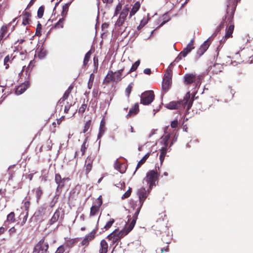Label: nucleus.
Masks as SVG:
<instances>
[{
	"label": "nucleus",
	"mask_w": 253,
	"mask_h": 253,
	"mask_svg": "<svg viewBox=\"0 0 253 253\" xmlns=\"http://www.w3.org/2000/svg\"><path fill=\"white\" fill-rule=\"evenodd\" d=\"M240 0H224V3L226 6V13L224 18L222 19L223 26L224 23L227 24L226 29V33L223 42L228 38L232 37V34L234 29L233 22L234 13L236 9L238 2ZM222 42V40L221 41Z\"/></svg>",
	"instance_id": "nucleus-1"
},
{
	"label": "nucleus",
	"mask_w": 253,
	"mask_h": 253,
	"mask_svg": "<svg viewBox=\"0 0 253 253\" xmlns=\"http://www.w3.org/2000/svg\"><path fill=\"white\" fill-rule=\"evenodd\" d=\"M130 220V223L128 225H126V226L123 229L120 230L118 228L107 236V238L111 241V246L114 245H115V247L118 246L119 242L132 230L136 220L133 218Z\"/></svg>",
	"instance_id": "nucleus-2"
},
{
	"label": "nucleus",
	"mask_w": 253,
	"mask_h": 253,
	"mask_svg": "<svg viewBox=\"0 0 253 253\" xmlns=\"http://www.w3.org/2000/svg\"><path fill=\"white\" fill-rule=\"evenodd\" d=\"M193 102V99L190 98L189 92L186 93L183 100L178 101H172L167 104L166 107L170 110L179 109L183 110L186 109L188 111L191 107Z\"/></svg>",
	"instance_id": "nucleus-3"
},
{
	"label": "nucleus",
	"mask_w": 253,
	"mask_h": 253,
	"mask_svg": "<svg viewBox=\"0 0 253 253\" xmlns=\"http://www.w3.org/2000/svg\"><path fill=\"white\" fill-rule=\"evenodd\" d=\"M160 172L157 169L149 170L146 173V176L143 179V181L146 182L149 185V190H151L152 188L156 186L158 184Z\"/></svg>",
	"instance_id": "nucleus-4"
},
{
	"label": "nucleus",
	"mask_w": 253,
	"mask_h": 253,
	"mask_svg": "<svg viewBox=\"0 0 253 253\" xmlns=\"http://www.w3.org/2000/svg\"><path fill=\"white\" fill-rule=\"evenodd\" d=\"M150 191L151 190H149V188H148V190L146 191L145 188L143 187L141 188L138 190L137 195L139 197L138 206L136 208L135 213L132 216V218L135 219V220H137L138 215L139 213L141 208L144 203V202L145 201L146 199L147 198L148 195L149 194Z\"/></svg>",
	"instance_id": "nucleus-5"
},
{
	"label": "nucleus",
	"mask_w": 253,
	"mask_h": 253,
	"mask_svg": "<svg viewBox=\"0 0 253 253\" xmlns=\"http://www.w3.org/2000/svg\"><path fill=\"white\" fill-rule=\"evenodd\" d=\"M129 8L127 6H124L121 11L120 15L116 22L115 26L120 32H123L126 28L124 25L126 17L128 14Z\"/></svg>",
	"instance_id": "nucleus-6"
},
{
	"label": "nucleus",
	"mask_w": 253,
	"mask_h": 253,
	"mask_svg": "<svg viewBox=\"0 0 253 253\" xmlns=\"http://www.w3.org/2000/svg\"><path fill=\"white\" fill-rule=\"evenodd\" d=\"M253 55V50L251 48H242L240 50L236 52L234 54H231L228 57L235 58L236 59L241 61H244L250 59Z\"/></svg>",
	"instance_id": "nucleus-7"
},
{
	"label": "nucleus",
	"mask_w": 253,
	"mask_h": 253,
	"mask_svg": "<svg viewBox=\"0 0 253 253\" xmlns=\"http://www.w3.org/2000/svg\"><path fill=\"white\" fill-rule=\"evenodd\" d=\"M203 78L202 75H197L195 73L186 74L184 76V83L186 85L194 83L196 87L199 86Z\"/></svg>",
	"instance_id": "nucleus-8"
},
{
	"label": "nucleus",
	"mask_w": 253,
	"mask_h": 253,
	"mask_svg": "<svg viewBox=\"0 0 253 253\" xmlns=\"http://www.w3.org/2000/svg\"><path fill=\"white\" fill-rule=\"evenodd\" d=\"M48 243L43 238L35 245L32 253H48Z\"/></svg>",
	"instance_id": "nucleus-9"
},
{
	"label": "nucleus",
	"mask_w": 253,
	"mask_h": 253,
	"mask_svg": "<svg viewBox=\"0 0 253 253\" xmlns=\"http://www.w3.org/2000/svg\"><path fill=\"white\" fill-rule=\"evenodd\" d=\"M172 72L171 70H168L164 75L162 82V89L166 92L171 86L172 84Z\"/></svg>",
	"instance_id": "nucleus-10"
},
{
	"label": "nucleus",
	"mask_w": 253,
	"mask_h": 253,
	"mask_svg": "<svg viewBox=\"0 0 253 253\" xmlns=\"http://www.w3.org/2000/svg\"><path fill=\"white\" fill-rule=\"evenodd\" d=\"M140 98L141 104L144 105H149L154 99V91L152 90L146 91L141 94Z\"/></svg>",
	"instance_id": "nucleus-11"
},
{
	"label": "nucleus",
	"mask_w": 253,
	"mask_h": 253,
	"mask_svg": "<svg viewBox=\"0 0 253 253\" xmlns=\"http://www.w3.org/2000/svg\"><path fill=\"white\" fill-rule=\"evenodd\" d=\"M96 152H91L85 160V173L88 174L93 167V162L96 157Z\"/></svg>",
	"instance_id": "nucleus-12"
},
{
	"label": "nucleus",
	"mask_w": 253,
	"mask_h": 253,
	"mask_svg": "<svg viewBox=\"0 0 253 253\" xmlns=\"http://www.w3.org/2000/svg\"><path fill=\"white\" fill-rule=\"evenodd\" d=\"M70 178L69 177L62 178L59 173H55V182L57 185L56 187V191H58L61 190L65 185L66 181H70Z\"/></svg>",
	"instance_id": "nucleus-13"
},
{
	"label": "nucleus",
	"mask_w": 253,
	"mask_h": 253,
	"mask_svg": "<svg viewBox=\"0 0 253 253\" xmlns=\"http://www.w3.org/2000/svg\"><path fill=\"white\" fill-rule=\"evenodd\" d=\"M102 205V197L100 196L95 201L94 205L90 208V216H94L97 215L99 211L100 207Z\"/></svg>",
	"instance_id": "nucleus-14"
},
{
	"label": "nucleus",
	"mask_w": 253,
	"mask_h": 253,
	"mask_svg": "<svg viewBox=\"0 0 253 253\" xmlns=\"http://www.w3.org/2000/svg\"><path fill=\"white\" fill-rule=\"evenodd\" d=\"M96 230H93L89 234L86 235L81 243L82 246H87L89 242L95 237Z\"/></svg>",
	"instance_id": "nucleus-15"
},
{
	"label": "nucleus",
	"mask_w": 253,
	"mask_h": 253,
	"mask_svg": "<svg viewBox=\"0 0 253 253\" xmlns=\"http://www.w3.org/2000/svg\"><path fill=\"white\" fill-rule=\"evenodd\" d=\"M30 84L29 81H25L24 83L17 86L16 89L15 93L17 95H20L25 91L29 87Z\"/></svg>",
	"instance_id": "nucleus-16"
},
{
	"label": "nucleus",
	"mask_w": 253,
	"mask_h": 253,
	"mask_svg": "<svg viewBox=\"0 0 253 253\" xmlns=\"http://www.w3.org/2000/svg\"><path fill=\"white\" fill-rule=\"evenodd\" d=\"M139 112V104L136 103L134 105L129 109L128 114L126 115L127 118H131L138 113Z\"/></svg>",
	"instance_id": "nucleus-17"
},
{
	"label": "nucleus",
	"mask_w": 253,
	"mask_h": 253,
	"mask_svg": "<svg viewBox=\"0 0 253 253\" xmlns=\"http://www.w3.org/2000/svg\"><path fill=\"white\" fill-rule=\"evenodd\" d=\"M64 105V112L66 114L70 113L71 116H73L76 112L74 110L71 111V107L74 105V103H73L72 102H69L68 101H66L65 102V104Z\"/></svg>",
	"instance_id": "nucleus-18"
},
{
	"label": "nucleus",
	"mask_w": 253,
	"mask_h": 253,
	"mask_svg": "<svg viewBox=\"0 0 253 253\" xmlns=\"http://www.w3.org/2000/svg\"><path fill=\"white\" fill-rule=\"evenodd\" d=\"M192 49L193 48H184V49L181 51L175 58L174 61L178 62L182 59V58L186 57L187 54L191 51Z\"/></svg>",
	"instance_id": "nucleus-19"
},
{
	"label": "nucleus",
	"mask_w": 253,
	"mask_h": 253,
	"mask_svg": "<svg viewBox=\"0 0 253 253\" xmlns=\"http://www.w3.org/2000/svg\"><path fill=\"white\" fill-rule=\"evenodd\" d=\"M78 242V239H70L67 238L65 239L64 242V246L68 249H71L73 248L75 244Z\"/></svg>",
	"instance_id": "nucleus-20"
},
{
	"label": "nucleus",
	"mask_w": 253,
	"mask_h": 253,
	"mask_svg": "<svg viewBox=\"0 0 253 253\" xmlns=\"http://www.w3.org/2000/svg\"><path fill=\"white\" fill-rule=\"evenodd\" d=\"M108 244L104 239L101 240L99 253H107L108 250Z\"/></svg>",
	"instance_id": "nucleus-21"
},
{
	"label": "nucleus",
	"mask_w": 253,
	"mask_h": 253,
	"mask_svg": "<svg viewBox=\"0 0 253 253\" xmlns=\"http://www.w3.org/2000/svg\"><path fill=\"white\" fill-rule=\"evenodd\" d=\"M161 240L162 242L160 243L168 245L169 246V244L171 241V236L169 233H166V232L163 233L162 234Z\"/></svg>",
	"instance_id": "nucleus-22"
},
{
	"label": "nucleus",
	"mask_w": 253,
	"mask_h": 253,
	"mask_svg": "<svg viewBox=\"0 0 253 253\" xmlns=\"http://www.w3.org/2000/svg\"><path fill=\"white\" fill-rule=\"evenodd\" d=\"M114 168L122 173H124L126 169L125 164L121 163L118 161L115 162Z\"/></svg>",
	"instance_id": "nucleus-23"
},
{
	"label": "nucleus",
	"mask_w": 253,
	"mask_h": 253,
	"mask_svg": "<svg viewBox=\"0 0 253 253\" xmlns=\"http://www.w3.org/2000/svg\"><path fill=\"white\" fill-rule=\"evenodd\" d=\"M140 3L139 1H136L133 5L131 10L129 12V17L131 18L132 16L134 15L135 13L138 11L140 7Z\"/></svg>",
	"instance_id": "nucleus-24"
},
{
	"label": "nucleus",
	"mask_w": 253,
	"mask_h": 253,
	"mask_svg": "<svg viewBox=\"0 0 253 253\" xmlns=\"http://www.w3.org/2000/svg\"><path fill=\"white\" fill-rule=\"evenodd\" d=\"M169 249L168 245L160 243L159 247L157 248L156 252L157 253H164L165 252H169Z\"/></svg>",
	"instance_id": "nucleus-25"
},
{
	"label": "nucleus",
	"mask_w": 253,
	"mask_h": 253,
	"mask_svg": "<svg viewBox=\"0 0 253 253\" xmlns=\"http://www.w3.org/2000/svg\"><path fill=\"white\" fill-rule=\"evenodd\" d=\"M31 198L30 196L26 197L23 200L22 204H23V208L29 213V208L31 205Z\"/></svg>",
	"instance_id": "nucleus-26"
},
{
	"label": "nucleus",
	"mask_w": 253,
	"mask_h": 253,
	"mask_svg": "<svg viewBox=\"0 0 253 253\" xmlns=\"http://www.w3.org/2000/svg\"><path fill=\"white\" fill-rule=\"evenodd\" d=\"M111 81L115 82V73L112 71H109L104 79V82L108 84Z\"/></svg>",
	"instance_id": "nucleus-27"
},
{
	"label": "nucleus",
	"mask_w": 253,
	"mask_h": 253,
	"mask_svg": "<svg viewBox=\"0 0 253 253\" xmlns=\"http://www.w3.org/2000/svg\"><path fill=\"white\" fill-rule=\"evenodd\" d=\"M60 215V211L58 210H56L55 212L54 213L53 215L51 217V219H50L49 221V224L50 225H52L55 222H56L58 220Z\"/></svg>",
	"instance_id": "nucleus-28"
},
{
	"label": "nucleus",
	"mask_w": 253,
	"mask_h": 253,
	"mask_svg": "<svg viewBox=\"0 0 253 253\" xmlns=\"http://www.w3.org/2000/svg\"><path fill=\"white\" fill-rule=\"evenodd\" d=\"M31 16V14L29 12L24 11L23 12V21L22 24L24 25H26L29 24V22L30 21V18Z\"/></svg>",
	"instance_id": "nucleus-29"
},
{
	"label": "nucleus",
	"mask_w": 253,
	"mask_h": 253,
	"mask_svg": "<svg viewBox=\"0 0 253 253\" xmlns=\"http://www.w3.org/2000/svg\"><path fill=\"white\" fill-rule=\"evenodd\" d=\"M46 55V51L44 48H36L35 57H38L41 59L44 58Z\"/></svg>",
	"instance_id": "nucleus-30"
},
{
	"label": "nucleus",
	"mask_w": 253,
	"mask_h": 253,
	"mask_svg": "<svg viewBox=\"0 0 253 253\" xmlns=\"http://www.w3.org/2000/svg\"><path fill=\"white\" fill-rule=\"evenodd\" d=\"M222 67L219 64H214L210 67V70L213 74H217L221 71Z\"/></svg>",
	"instance_id": "nucleus-31"
},
{
	"label": "nucleus",
	"mask_w": 253,
	"mask_h": 253,
	"mask_svg": "<svg viewBox=\"0 0 253 253\" xmlns=\"http://www.w3.org/2000/svg\"><path fill=\"white\" fill-rule=\"evenodd\" d=\"M35 61L32 60L30 61L28 67L24 66L23 67L22 71L25 70L26 74H28V77L30 76V73L32 68L35 66Z\"/></svg>",
	"instance_id": "nucleus-32"
},
{
	"label": "nucleus",
	"mask_w": 253,
	"mask_h": 253,
	"mask_svg": "<svg viewBox=\"0 0 253 253\" xmlns=\"http://www.w3.org/2000/svg\"><path fill=\"white\" fill-rule=\"evenodd\" d=\"M150 155V153H147L138 163L135 171H136L142 165H143Z\"/></svg>",
	"instance_id": "nucleus-33"
},
{
	"label": "nucleus",
	"mask_w": 253,
	"mask_h": 253,
	"mask_svg": "<svg viewBox=\"0 0 253 253\" xmlns=\"http://www.w3.org/2000/svg\"><path fill=\"white\" fill-rule=\"evenodd\" d=\"M208 48H197L194 57L195 59H198L205 53Z\"/></svg>",
	"instance_id": "nucleus-34"
},
{
	"label": "nucleus",
	"mask_w": 253,
	"mask_h": 253,
	"mask_svg": "<svg viewBox=\"0 0 253 253\" xmlns=\"http://www.w3.org/2000/svg\"><path fill=\"white\" fill-rule=\"evenodd\" d=\"M124 70V67L119 70L118 71L115 72V82H118L122 80V73Z\"/></svg>",
	"instance_id": "nucleus-35"
},
{
	"label": "nucleus",
	"mask_w": 253,
	"mask_h": 253,
	"mask_svg": "<svg viewBox=\"0 0 253 253\" xmlns=\"http://www.w3.org/2000/svg\"><path fill=\"white\" fill-rule=\"evenodd\" d=\"M208 53H209V57L214 60V59L218 56L219 50L218 48H213L211 51H208Z\"/></svg>",
	"instance_id": "nucleus-36"
},
{
	"label": "nucleus",
	"mask_w": 253,
	"mask_h": 253,
	"mask_svg": "<svg viewBox=\"0 0 253 253\" xmlns=\"http://www.w3.org/2000/svg\"><path fill=\"white\" fill-rule=\"evenodd\" d=\"M15 221V213L12 211L7 215L6 220L5 223L6 222L14 223Z\"/></svg>",
	"instance_id": "nucleus-37"
},
{
	"label": "nucleus",
	"mask_w": 253,
	"mask_h": 253,
	"mask_svg": "<svg viewBox=\"0 0 253 253\" xmlns=\"http://www.w3.org/2000/svg\"><path fill=\"white\" fill-rule=\"evenodd\" d=\"M70 93L67 91H65L63 97L60 99V100L58 102V104L59 105H61L63 106V104H65V102L67 101V99L69 97Z\"/></svg>",
	"instance_id": "nucleus-38"
},
{
	"label": "nucleus",
	"mask_w": 253,
	"mask_h": 253,
	"mask_svg": "<svg viewBox=\"0 0 253 253\" xmlns=\"http://www.w3.org/2000/svg\"><path fill=\"white\" fill-rule=\"evenodd\" d=\"M87 108V101L85 102V100H84L83 103L81 105V106L79 108L78 113L81 115H83L85 110Z\"/></svg>",
	"instance_id": "nucleus-39"
},
{
	"label": "nucleus",
	"mask_w": 253,
	"mask_h": 253,
	"mask_svg": "<svg viewBox=\"0 0 253 253\" xmlns=\"http://www.w3.org/2000/svg\"><path fill=\"white\" fill-rule=\"evenodd\" d=\"M12 55L10 56L9 55H7L6 56L4 59V65L5 66V69H8L9 68V63H11L12 62Z\"/></svg>",
	"instance_id": "nucleus-40"
},
{
	"label": "nucleus",
	"mask_w": 253,
	"mask_h": 253,
	"mask_svg": "<svg viewBox=\"0 0 253 253\" xmlns=\"http://www.w3.org/2000/svg\"><path fill=\"white\" fill-rule=\"evenodd\" d=\"M14 167H15L14 165L10 166L8 168V174H9V177H8V182H10L11 180H12L13 179V177L14 176L15 171L13 170H12V169L13 168H14Z\"/></svg>",
	"instance_id": "nucleus-41"
},
{
	"label": "nucleus",
	"mask_w": 253,
	"mask_h": 253,
	"mask_svg": "<svg viewBox=\"0 0 253 253\" xmlns=\"http://www.w3.org/2000/svg\"><path fill=\"white\" fill-rule=\"evenodd\" d=\"M52 143L51 140H50V139H48L46 141L45 144H43L42 146L41 149H42V147H44L47 151L51 150V148H52Z\"/></svg>",
	"instance_id": "nucleus-42"
},
{
	"label": "nucleus",
	"mask_w": 253,
	"mask_h": 253,
	"mask_svg": "<svg viewBox=\"0 0 253 253\" xmlns=\"http://www.w3.org/2000/svg\"><path fill=\"white\" fill-rule=\"evenodd\" d=\"M167 153V148L166 147H163L161 150V153L159 157V159L161 162V164L163 163L165 157L166 156Z\"/></svg>",
	"instance_id": "nucleus-43"
},
{
	"label": "nucleus",
	"mask_w": 253,
	"mask_h": 253,
	"mask_svg": "<svg viewBox=\"0 0 253 253\" xmlns=\"http://www.w3.org/2000/svg\"><path fill=\"white\" fill-rule=\"evenodd\" d=\"M92 52V51L91 49L85 54L84 58V66H85L87 64V63L89 60V59L90 58V56H91Z\"/></svg>",
	"instance_id": "nucleus-44"
},
{
	"label": "nucleus",
	"mask_w": 253,
	"mask_h": 253,
	"mask_svg": "<svg viewBox=\"0 0 253 253\" xmlns=\"http://www.w3.org/2000/svg\"><path fill=\"white\" fill-rule=\"evenodd\" d=\"M88 147V145L87 144V139H85L83 143L82 144L81 147V151L82 152V156H84L85 153V151Z\"/></svg>",
	"instance_id": "nucleus-45"
},
{
	"label": "nucleus",
	"mask_w": 253,
	"mask_h": 253,
	"mask_svg": "<svg viewBox=\"0 0 253 253\" xmlns=\"http://www.w3.org/2000/svg\"><path fill=\"white\" fill-rule=\"evenodd\" d=\"M222 28H223V22H221L220 24L216 27L215 32L210 37V38H211V41L213 40V38L215 36H216L218 33L220 31V30Z\"/></svg>",
	"instance_id": "nucleus-46"
},
{
	"label": "nucleus",
	"mask_w": 253,
	"mask_h": 253,
	"mask_svg": "<svg viewBox=\"0 0 253 253\" xmlns=\"http://www.w3.org/2000/svg\"><path fill=\"white\" fill-rule=\"evenodd\" d=\"M35 192L36 196L37 198V202L40 199L42 195V190L41 188V187H38L34 190Z\"/></svg>",
	"instance_id": "nucleus-47"
},
{
	"label": "nucleus",
	"mask_w": 253,
	"mask_h": 253,
	"mask_svg": "<svg viewBox=\"0 0 253 253\" xmlns=\"http://www.w3.org/2000/svg\"><path fill=\"white\" fill-rule=\"evenodd\" d=\"M133 86V83H130L125 89V93L128 98L129 97L130 94Z\"/></svg>",
	"instance_id": "nucleus-48"
},
{
	"label": "nucleus",
	"mask_w": 253,
	"mask_h": 253,
	"mask_svg": "<svg viewBox=\"0 0 253 253\" xmlns=\"http://www.w3.org/2000/svg\"><path fill=\"white\" fill-rule=\"evenodd\" d=\"M140 63V60L136 61L131 66L129 71L127 72V74H128L132 72L135 71L139 66Z\"/></svg>",
	"instance_id": "nucleus-49"
},
{
	"label": "nucleus",
	"mask_w": 253,
	"mask_h": 253,
	"mask_svg": "<svg viewBox=\"0 0 253 253\" xmlns=\"http://www.w3.org/2000/svg\"><path fill=\"white\" fill-rule=\"evenodd\" d=\"M114 222V219L113 218H110L109 220L107 222L106 224L104 226L103 228L105 229V231L109 230Z\"/></svg>",
	"instance_id": "nucleus-50"
},
{
	"label": "nucleus",
	"mask_w": 253,
	"mask_h": 253,
	"mask_svg": "<svg viewBox=\"0 0 253 253\" xmlns=\"http://www.w3.org/2000/svg\"><path fill=\"white\" fill-rule=\"evenodd\" d=\"M122 9V4L120 2H119L116 6L114 13V17L117 16L119 13L120 14Z\"/></svg>",
	"instance_id": "nucleus-51"
},
{
	"label": "nucleus",
	"mask_w": 253,
	"mask_h": 253,
	"mask_svg": "<svg viewBox=\"0 0 253 253\" xmlns=\"http://www.w3.org/2000/svg\"><path fill=\"white\" fill-rule=\"evenodd\" d=\"M148 19L147 18H143L140 21V24L137 26V29L138 30H140L144 26L148 23Z\"/></svg>",
	"instance_id": "nucleus-52"
},
{
	"label": "nucleus",
	"mask_w": 253,
	"mask_h": 253,
	"mask_svg": "<svg viewBox=\"0 0 253 253\" xmlns=\"http://www.w3.org/2000/svg\"><path fill=\"white\" fill-rule=\"evenodd\" d=\"M7 27L6 26H2L1 27L0 31V37L1 39H3L5 36V34L7 33Z\"/></svg>",
	"instance_id": "nucleus-53"
},
{
	"label": "nucleus",
	"mask_w": 253,
	"mask_h": 253,
	"mask_svg": "<svg viewBox=\"0 0 253 253\" xmlns=\"http://www.w3.org/2000/svg\"><path fill=\"white\" fill-rule=\"evenodd\" d=\"M70 3H66L62 6V11L61 12V15L62 16H64V15H66L67 11L69 9V6Z\"/></svg>",
	"instance_id": "nucleus-54"
},
{
	"label": "nucleus",
	"mask_w": 253,
	"mask_h": 253,
	"mask_svg": "<svg viewBox=\"0 0 253 253\" xmlns=\"http://www.w3.org/2000/svg\"><path fill=\"white\" fill-rule=\"evenodd\" d=\"M44 11V7L43 6H41L38 10L37 16L39 18H41L43 15Z\"/></svg>",
	"instance_id": "nucleus-55"
},
{
	"label": "nucleus",
	"mask_w": 253,
	"mask_h": 253,
	"mask_svg": "<svg viewBox=\"0 0 253 253\" xmlns=\"http://www.w3.org/2000/svg\"><path fill=\"white\" fill-rule=\"evenodd\" d=\"M64 21V18H60L59 21L55 24L54 27L55 28H62L63 27V22Z\"/></svg>",
	"instance_id": "nucleus-56"
},
{
	"label": "nucleus",
	"mask_w": 253,
	"mask_h": 253,
	"mask_svg": "<svg viewBox=\"0 0 253 253\" xmlns=\"http://www.w3.org/2000/svg\"><path fill=\"white\" fill-rule=\"evenodd\" d=\"M42 29V25L40 23V22H38V23L37 24V28H36V35L37 36H41L42 35L41 31Z\"/></svg>",
	"instance_id": "nucleus-57"
},
{
	"label": "nucleus",
	"mask_w": 253,
	"mask_h": 253,
	"mask_svg": "<svg viewBox=\"0 0 253 253\" xmlns=\"http://www.w3.org/2000/svg\"><path fill=\"white\" fill-rule=\"evenodd\" d=\"M91 121L90 120L87 121L84 126V129L83 130V133H85L89 129L91 126Z\"/></svg>",
	"instance_id": "nucleus-58"
},
{
	"label": "nucleus",
	"mask_w": 253,
	"mask_h": 253,
	"mask_svg": "<svg viewBox=\"0 0 253 253\" xmlns=\"http://www.w3.org/2000/svg\"><path fill=\"white\" fill-rule=\"evenodd\" d=\"M23 48H20V50H19V48H16V50H14V52L16 53V55H17L18 54H21L22 55L21 58L25 57L26 52V50H24V51L22 50Z\"/></svg>",
	"instance_id": "nucleus-59"
},
{
	"label": "nucleus",
	"mask_w": 253,
	"mask_h": 253,
	"mask_svg": "<svg viewBox=\"0 0 253 253\" xmlns=\"http://www.w3.org/2000/svg\"><path fill=\"white\" fill-rule=\"evenodd\" d=\"M211 42V38H209L207 41H206L201 45V47H209Z\"/></svg>",
	"instance_id": "nucleus-60"
},
{
	"label": "nucleus",
	"mask_w": 253,
	"mask_h": 253,
	"mask_svg": "<svg viewBox=\"0 0 253 253\" xmlns=\"http://www.w3.org/2000/svg\"><path fill=\"white\" fill-rule=\"evenodd\" d=\"M131 188H129L124 194V195L122 196V198L123 199H126V198H128L130 195H131Z\"/></svg>",
	"instance_id": "nucleus-61"
},
{
	"label": "nucleus",
	"mask_w": 253,
	"mask_h": 253,
	"mask_svg": "<svg viewBox=\"0 0 253 253\" xmlns=\"http://www.w3.org/2000/svg\"><path fill=\"white\" fill-rule=\"evenodd\" d=\"M65 251V247L64 245L60 246L56 251H55V253H64V252Z\"/></svg>",
	"instance_id": "nucleus-62"
},
{
	"label": "nucleus",
	"mask_w": 253,
	"mask_h": 253,
	"mask_svg": "<svg viewBox=\"0 0 253 253\" xmlns=\"http://www.w3.org/2000/svg\"><path fill=\"white\" fill-rule=\"evenodd\" d=\"M109 25V24L107 23H104L102 24L101 27L104 33H106L108 32L107 29L108 28Z\"/></svg>",
	"instance_id": "nucleus-63"
},
{
	"label": "nucleus",
	"mask_w": 253,
	"mask_h": 253,
	"mask_svg": "<svg viewBox=\"0 0 253 253\" xmlns=\"http://www.w3.org/2000/svg\"><path fill=\"white\" fill-rule=\"evenodd\" d=\"M28 215H29V213L28 212H26V214L23 217L22 221L20 223V225L21 226L24 225L25 224V223L26 222L28 217Z\"/></svg>",
	"instance_id": "nucleus-64"
}]
</instances>
